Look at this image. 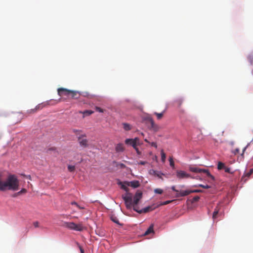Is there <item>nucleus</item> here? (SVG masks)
Instances as JSON below:
<instances>
[{"instance_id":"obj_3","label":"nucleus","mask_w":253,"mask_h":253,"mask_svg":"<svg viewBox=\"0 0 253 253\" xmlns=\"http://www.w3.org/2000/svg\"><path fill=\"white\" fill-rule=\"evenodd\" d=\"M58 94L60 96H66L67 97H71V98L74 99H78L81 96V93L79 91L76 90H70L65 88L60 87L57 89Z\"/></svg>"},{"instance_id":"obj_38","label":"nucleus","mask_w":253,"mask_h":253,"mask_svg":"<svg viewBox=\"0 0 253 253\" xmlns=\"http://www.w3.org/2000/svg\"><path fill=\"white\" fill-rule=\"evenodd\" d=\"M224 170H225V171L226 172L230 173H232V172H231L230 169L229 168H227V167H225V168H224Z\"/></svg>"},{"instance_id":"obj_45","label":"nucleus","mask_w":253,"mask_h":253,"mask_svg":"<svg viewBox=\"0 0 253 253\" xmlns=\"http://www.w3.org/2000/svg\"><path fill=\"white\" fill-rule=\"evenodd\" d=\"M146 163H147V162H146V161H140L138 164L141 165H144Z\"/></svg>"},{"instance_id":"obj_22","label":"nucleus","mask_w":253,"mask_h":253,"mask_svg":"<svg viewBox=\"0 0 253 253\" xmlns=\"http://www.w3.org/2000/svg\"><path fill=\"white\" fill-rule=\"evenodd\" d=\"M218 211H219V209L217 207H216V208L214 209V211L213 212V214H212V218L213 220H214L216 218V216L217 215V214L218 213Z\"/></svg>"},{"instance_id":"obj_12","label":"nucleus","mask_w":253,"mask_h":253,"mask_svg":"<svg viewBox=\"0 0 253 253\" xmlns=\"http://www.w3.org/2000/svg\"><path fill=\"white\" fill-rule=\"evenodd\" d=\"M253 169H250L249 171L246 172L244 174V175L242 177L241 181L245 182L248 180V178L250 177V176L253 173Z\"/></svg>"},{"instance_id":"obj_51","label":"nucleus","mask_w":253,"mask_h":253,"mask_svg":"<svg viewBox=\"0 0 253 253\" xmlns=\"http://www.w3.org/2000/svg\"><path fill=\"white\" fill-rule=\"evenodd\" d=\"M181 187H184V185H181L180 186Z\"/></svg>"},{"instance_id":"obj_15","label":"nucleus","mask_w":253,"mask_h":253,"mask_svg":"<svg viewBox=\"0 0 253 253\" xmlns=\"http://www.w3.org/2000/svg\"><path fill=\"white\" fill-rule=\"evenodd\" d=\"M118 184L121 185V188L125 190L126 192L128 191V188H127V186H129V183L128 182H125L124 183L119 182Z\"/></svg>"},{"instance_id":"obj_31","label":"nucleus","mask_w":253,"mask_h":253,"mask_svg":"<svg viewBox=\"0 0 253 253\" xmlns=\"http://www.w3.org/2000/svg\"><path fill=\"white\" fill-rule=\"evenodd\" d=\"M68 169L70 172L74 171L75 170V167L74 166L69 165L68 166Z\"/></svg>"},{"instance_id":"obj_30","label":"nucleus","mask_w":253,"mask_h":253,"mask_svg":"<svg viewBox=\"0 0 253 253\" xmlns=\"http://www.w3.org/2000/svg\"><path fill=\"white\" fill-rule=\"evenodd\" d=\"M248 58L251 64L253 65V53H251Z\"/></svg>"},{"instance_id":"obj_44","label":"nucleus","mask_w":253,"mask_h":253,"mask_svg":"<svg viewBox=\"0 0 253 253\" xmlns=\"http://www.w3.org/2000/svg\"><path fill=\"white\" fill-rule=\"evenodd\" d=\"M135 149V150L136 151V153L138 154V155H140L141 154V152H140V151L139 150L138 148H137V147H135V148H134Z\"/></svg>"},{"instance_id":"obj_16","label":"nucleus","mask_w":253,"mask_h":253,"mask_svg":"<svg viewBox=\"0 0 253 253\" xmlns=\"http://www.w3.org/2000/svg\"><path fill=\"white\" fill-rule=\"evenodd\" d=\"M115 150L117 152H123L125 150L124 144L122 143L117 144L115 147Z\"/></svg>"},{"instance_id":"obj_49","label":"nucleus","mask_w":253,"mask_h":253,"mask_svg":"<svg viewBox=\"0 0 253 253\" xmlns=\"http://www.w3.org/2000/svg\"><path fill=\"white\" fill-rule=\"evenodd\" d=\"M18 195H20L19 194H17V193H16L14 194L12 196L13 197H17Z\"/></svg>"},{"instance_id":"obj_40","label":"nucleus","mask_w":253,"mask_h":253,"mask_svg":"<svg viewBox=\"0 0 253 253\" xmlns=\"http://www.w3.org/2000/svg\"><path fill=\"white\" fill-rule=\"evenodd\" d=\"M171 188L173 191L175 192L176 194L178 193L179 190L176 189L174 186H172Z\"/></svg>"},{"instance_id":"obj_24","label":"nucleus","mask_w":253,"mask_h":253,"mask_svg":"<svg viewBox=\"0 0 253 253\" xmlns=\"http://www.w3.org/2000/svg\"><path fill=\"white\" fill-rule=\"evenodd\" d=\"M80 113H83L84 115V117H85L92 114L93 113V112L90 110H86L83 112H80Z\"/></svg>"},{"instance_id":"obj_41","label":"nucleus","mask_w":253,"mask_h":253,"mask_svg":"<svg viewBox=\"0 0 253 253\" xmlns=\"http://www.w3.org/2000/svg\"><path fill=\"white\" fill-rule=\"evenodd\" d=\"M240 152V149L239 148H236L234 150V152L233 153H234V154H237L238 153H239Z\"/></svg>"},{"instance_id":"obj_32","label":"nucleus","mask_w":253,"mask_h":253,"mask_svg":"<svg viewBox=\"0 0 253 253\" xmlns=\"http://www.w3.org/2000/svg\"><path fill=\"white\" fill-rule=\"evenodd\" d=\"M200 199V197L198 196H195L193 197V198L192 199L191 202L192 203H195L199 201Z\"/></svg>"},{"instance_id":"obj_23","label":"nucleus","mask_w":253,"mask_h":253,"mask_svg":"<svg viewBox=\"0 0 253 253\" xmlns=\"http://www.w3.org/2000/svg\"><path fill=\"white\" fill-rule=\"evenodd\" d=\"M161 160L163 163H165L166 158V155L165 153H164V151L163 150H161Z\"/></svg>"},{"instance_id":"obj_18","label":"nucleus","mask_w":253,"mask_h":253,"mask_svg":"<svg viewBox=\"0 0 253 253\" xmlns=\"http://www.w3.org/2000/svg\"><path fill=\"white\" fill-rule=\"evenodd\" d=\"M129 183V186L133 188H137L139 186V182L138 181H132Z\"/></svg>"},{"instance_id":"obj_29","label":"nucleus","mask_w":253,"mask_h":253,"mask_svg":"<svg viewBox=\"0 0 253 253\" xmlns=\"http://www.w3.org/2000/svg\"><path fill=\"white\" fill-rule=\"evenodd\" d=\"M169 165L172 169H174V163L172 157L169 158Z\"/></svg>"},{"instance_id":"obj_1","label":"nucleus","mask_w":253,"mask_h":253,"mask_svg":"<svg viewBox=\"0 0 253 253\" xmlns=\"http://www.w3.org/2000/svg\"><path fill=\"white\" fill-rule=\"evenodd\" d=\"M141 198L142 193L140 192L135 193L133 200L132 195L129 193H127L126 195L123 196V199L127 209H130L132 208L133 209L134 207L137 206V205Z\"/></svg>"},{"instance_id":"obj_36","label":"nucleus","mask_w":253,"mask_h":253,"mask_svg":"<svg viewBox=\"0 0 253 253\" xmlns=\"http://www.w3.org/2000/svg\"><path fill=\"white\" fill-rule=\"evenodd\" d=\"M26 192H27V190L25 188H23L21 191L17 192V194L21 195L23 193H26Z\"/></svg>"},{"instance_id":"obj_8","label":"nucleus","mask_w":253,"mask_h":253,"mask_svg":"<svg viewBox=\"0 0 253 253\" xmlns=\"http://www.w3.org/2000/svg\"><path fill=\"white\" fill-rule=\"evenodd\" d=\"M176 177L179 179L188 178L194 177H192L190 174L186 173L185 171L183 170H177L176 172Z\"/></svg>"},{"instance_id":"obj_50","label":"nucleus","mask_w":253,"mask_h":253,"mask_svg":"<svg viewBox=\"0 0 253 253\" xmlns=\"http://www.w3.org/2000/svg\"><path fill=\"white\" fill-rule=\"evenodd\" d=\"M144 141L147 143H150V142L146 138L144 139Z\"/></svg>"},{"instance_id":"obj_6","label":"nucleus","mask_w":253,"mask_h":253,"mask_svg":"<svg viewBox=\"0 0 253 253\" xmlns=\"http://www.w3.org/2000/svg\"><path fill=\"white\" fill-rule=\"evenodd\" d=\"M64 225L65 227L72 230H74L76 231H81L83 230L84 227L81 224H77L74 222H66L64 223Z\"/></svg>"},{"instance_id":"obj_26","label":"nucleus","mask_w":253,"mask_h":253,"mask_svg":"<svg viewBox=\"0 0 253 253\" xmlns=\"http://www.w3.org/2000/svg\"><path fill=\"white\" fill-rule=\"evenodd\" d=\"M193 187H202L203 188H205V189H209L211 187L210 186L208 185H203V184H198V185H194Z\"/></svg>"},{"instance_id":"obj_27","label":"nucleus","mask_w":253,"mask_h":253,"mask_svg":"<svg viewBox=\"0 0 253 253\" xmlns=\"http://www.w3.org/2000/svg\"><path fill=\"white\" fill-rule=\"evenodd\" d=\"M225 167V166L224 163L220 162H218L217 165V168L218 169H224Z\"/></svg>"},{"instance_id":"obj_28","label":"nucleus","mask_w":253,"mask_h":253,"mask_svg":"<svg viewBox=\"0 0 253 253\" xmlns=\"http://www.w3.org/2000/svg\"><path fill=\"white\" fill-rule=\"evenodd\" d=\"M132 140H133L134 142H135V143L138 146L142 144V143L140 141V140L138 137H135L134 139H132Z\"/></svg>"},{"instance_id":"obj_25","label":"nucleus","mask_w":253,"mask_h":253,"mask_svg":"<svg viewBox=\"0 0 253 253\" xmlns=\"http://www.w3.org/2000/svg\"><path fill=\"white\" fill-rule=\"evenodd\" d=\"M72 131L77 135H79L80 136V135H81L82 134V132H83V131L82 130H80V129H73L72 130Z\"/></svg>"},{"instance_id":"obj_33","label":"nucleus","mask_w":253,"mask_h":253,"mask_svg":"<svg viewBox=\"0 0 253 253\" xmlns=\"http://www.w3.org/2000/svg\"><path fill=\"white\" fill-rule=\"evenodd\" d=\"M111 219L114 222H115L118 224H120L119 220L116 217H112Z\"/></svg>"},{"instance_id":"obj_11","label":"nucleus","mask_w":253,"mask_h":253,"mask_svg":"<svg viewBox=\"0 0 253 253\" xmlns=\"http://www.w3.org/2000/svg\"><path fill=\"white\" fill-rule=\"evenodd\" d=\"M190 194H191L190 190L178 191V193L176 195V197L179 198L180 197H184L189 195Z\"/></svg>"},{"instance_id":"obj_46","label":"nucleus","mask_w":253,"mask_h":253,"mask_svg":"<svg viewBox=\"0 0 253 253\" xmlns=\"http://www.w3.org/2000/svg\"><path fill=\"white\" fill-rule=\"evenodd\" d=\"M71 204H72V205H76L78 207H79V208L81 209V208H80V207H79V206L78 205V204H77L76 202H72L71 203Z\"/></svg>"},{"instance_id":"obj_17","label":"nucleus","mask_w":253,"mask_h":253,"mask_svg":"<svg viewBox=\"0 0 253 253\" xmlns=\"http://www.w3.org/2000/svg\"><path fill=\"white\" fill-rule=\"evenodd\" d=\"M153 227H154L153 224H151L149 226V227L148 228V229L145 231V232L144 234V235L146 236L151 233H154Z\"/></svg>"},{"instance_id":"obj_52","label":"nucleus","mask_w":253,"mask_h":253,"mask_svg":"<svg viewBox=\"0 0 253 253\" xmlns=\"http://www.w3.org/2000/svg\"><path fill=\"white\" fill-rule=\"evenodd\" d=\"M141 135H143V136L144 135L143 133H141Z\"/></svg>"},{"instance_id":"obj_7","label":"nucleus","mask_w":253,"mask_h":253,"mask_svg":"<svg viewBox=\"0 0 253 253\" xmlns=\"http://www.w3.org/2000/svg\"><path fill=\"white\" fill-rule=\"evenodd\" d=\"M86 136V134L84 133L78 137V140L80 146L84 148H86L88 146V140L86 138H83Z\"/></svg>"},{"instance_id":"obj_19","label":"nucleus","mask_w":253,"mask_h":253,"mask_svg":"<svg viewBox=\"0 0 253 253\" xmlns=\"http://www.w3.org/2000/svg\"><path fill=\"white\" fill-rule=\"evenodd\" d=\"M4 181L3 180L2 175L0 174V190L4 191Z\"/></svg>"},{"instance_id":"obj_34","label":"nucleus","mask_w":253,"mask_h":253,"mask_svg":"<svg viewBox=\"0 0 253 253\" xmlns=\"http://www.w3.org/2000/svg\"><path fill=\"white\" fill-rule=\"evenodd\" d=\"M191 193H202L203 192V190L200 189H195V190H190Z\"/></svg>"},{"instance_id":"obj_37","label":"nucleus","mask_w":253,"mask_h":253,"mask_svg":"<svg viewBox=\"0 0 253 253\" xmlns=\"http://www.w3.org/2000/svg\"><path fill=\"white\" fill-rule=\"evenodd\" d=\"M95 110H96V111H98V112H100V113H103V111H104L103 110L102 108H100L99 107H95Z\"/></svg>"},{"instance_id":"obj_48","label":"nucleus","mask_w":253,"mask_h":253,"mask_svg":"<svg viewBox=\"0 0 253 253\" xmlns=\"http://www.w3.org/2000/svg\"><path fill=\"white\" fill-rule=\"evenodd\" d=\"M80 249L81 253H84V250L81 247H80Z\"/></svg>"},{"instance_id":"obj_39","label":"nucleus","mask_w":253,"mask_h":253,"mask_svg":"<svg viewBox=\"0 0 253 253\" xmlns=\"http://www.w3.org/2000/svg\"><path fill=\"white\" fill-rule=\"evenodd\" d=\"M249 145V144H248V145L243 149V152H242V154H241V155H242V156L243 157V156H244V153L245 152L247 148L248 147Z\"/></svg>"},{"instance_id":"obj_4","label":"nucleus","mask_w":253,"mask_h":253,"mask_svg":"<svg viewBox=\"0 0 253 253\" xmlns=\"http://www.w3.org/2000/svg\"><path fill=\"white\" fill-rule=\"evenodd\" d=\"M189 169L190 171L195 173H205L209 177L211 178L212 180L214 179V177L211 174V173H210L208 169H201L198 167H193L191 166L189 167Z\"/></svg>"},{"instance_id":"obj_14","label":"nucleus","mask_w":253,"mask_h":253,"mask_svg":"<svg viewBox=\"0 0 253 253\" xmlns=\"http://www.w3.org/2000/svg\"><path fill=\"white\" fill-rule=\"evenodd\" d=\"M125 143L127 145H131L133 148H135V147L138 146L135 143V142H134L133 140H132V139L131 138L126 139L125 140Z\"/></svg>"},{"instance_id":"obj_2","label":"nucleus","mask_w":253,"mask_h":253,"mask_svg":"<svg viewBox=\"0 0 253 253\" xmlns=\"http://www.w3.org/2000/svg\"><path fill=\"white\" fill-rule=\"evenodd\" d=\"M19 189V180L14 175H9L4 182V191H16Z\"/></svg>"},{"instance_id":"obj_21","label":"nucleus","mask_w":253,"mask_h":253,"mask_svg":"<svg viewBox=\"0 0 253 253\" xmlns=\"http://www.w3.org/2000/svg\"><path fill=\"white\" fill-rule=\"evenodd\" d=\"M165 112V111H163L162 113H160L155 112L154 114L157 116V119L160 120L163 117Z\"/></svg>"},{"instance_id":"obj_9","label":"nucleus","mask_w":253,"mask_h":253,"mask_svg":"<svg viewBox=\"0 0 253 253\" xmlns=\"http://www.w3.org/2000/svg\"><path fill=\"white\" fill-rule=\"evenodd\" d=\"M133 210L139 213H142L143 212L146 213L147 212L151 211L153 210V209L151 206H148L143 209L142 210H139L138 206H135L134 207Z\"/></svg>"},{"instance_id":"obj_13","label":"nucleus","mask_w":253,"mask_h":253,"mask_svg":"<svg viewBox=\"0 0 253 253\" xmlns=\"http://www.w3.org/2000/svg\"><path fill=\"white\" fill-rule=\"evenodd\" d=\"M149 173L151 175L156 176L160 178H162V176L164 175L163 173L157 170H155L154 169H150L149 170Z\"/></svg>"},{"instance_id":"obj_10","label":"nucleus","mask_w":253,"mask_h":253,"mask_svg":"<svg viewBox=\"0 0 253 253\" xmlns=\"http://www.w3.org/2000/svg\"><path fill=\"white\" fill-rule=\"evenodd\" d=\"M146 120L150 123L151 128L155 131H158L159 127L155 124L152 118L148 116L146 118Z\"/></svg>"},{"instance_id":"obj_43","label":"nucleus","mask_w":253,"mask_h":253,"mask_svg":"<svg viewBox=\"0 0 253 253\" xmlns=\"http://www.w3.org/2000/svg\"><path fill=\"white\" fill-rule=\"evenodd\" d=\"M33 225L35 227H39V223L38 221H35L33 223Z\"/></svg>"},{"instance_id":"obj_35","label":"nucleus","mask_w":253,"mask_h":253,"mask_svg":"<svg viewBox=\"0 0 253 253\" xmlns=\"http://www.w3.org/2000/svg\"><path fill=\"white\" fill-rule=\"evenodd\" d=\"M154 192L155 193L161 194L163 193V191L161 189L157 188L155 189Z\"/></svg>"},{"instance_id":"obj_42","label":"nucleus","mask_w":253,"mask_h":253,"mask_svg":"<svg viewBox=\"0 0 253 253\" xmlns=\"http://www.w3.org/2000/svg\"><path fill=\"white\" fill-rule=\"evenodd\" d=\"M150 144H151V145L152 146L156 148H157V143L156 142H152V143H150Z\"/></svg>"},{"instance_id":"obj_20","label":"nucleus","mask_w":253,"mask_h":253,"mask_svg":"<svg viewBox=\"0 0 253 253\" xmlns=\"http://www.w3.org/2000/svg\"><path fill=\"white\" fill-rule=\"evenodd\" d=\"M123 128L126 131H128L131 129V126L127 123H123Z\"/></svg>"},{"instance_id":"obj_47","label":"nucleus","mask_w":253,"mask_h":253,"mask_svg":"<svg viewBox=\"0 0 253 253\" xmlns=\"http://www.w3.org/2000/svg\"><path fill=\"white\" fill-rule=\"evenodd\" d=\"M169 203H170V201H167L165 202L163 204V205H167V204H169Z\"/></svg>"},{"instance_id":"obj_5","label":"nucleus","mask_w":253,"mask_h":253,"mask_svg":"<svg viewBox=\"0 0 253 253\" xmlns=\"http://www.w3.org/2000/svg\"><path fill=\"white\" fill-rule=\"evenodd\" d=\"M60 100L61 99H59V100H50L44 103V104L43 103L40 104L38 105H37L34 109L32 110V111L33 112H36L37 110L42 109L43 107L45 106L46 105H55L59 103L60 101Z\"/></svg>"}]
</instances>
